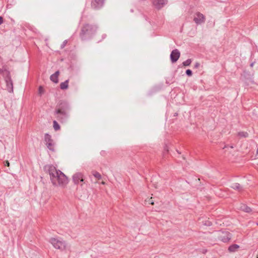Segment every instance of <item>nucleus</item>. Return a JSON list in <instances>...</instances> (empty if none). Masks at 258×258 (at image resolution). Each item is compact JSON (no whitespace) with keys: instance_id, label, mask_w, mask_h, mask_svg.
<instances>
[{"instance_id":"nucleus-21","label":"nucleus","mask_w":258,"mask_h":258,"mask_svg":"<svg viewBox=\"0 0 258 258\" xmlns=\"http://www.w3.org/2000/svg\"><path fill=\"white\" fill-rule=\"evenodd\" d=\"M191 62V59H187L185 61H183L182 62V64L184 66H188L190 64Z\"/></svg>"},{"instance_id":"nucleus-31","label":"nucleus","mask_w":258,"mask_h":258,"mask_svg":"<svg viewBox=\"0 0 258 258\" xmlns=\"http://www.w3.org/2000/svg\"><path fill=\"white\" fill-rule=\"evenodd\" d=\"M256 154L258 155V147H257V151H256Z\"/></svg>"},{"instance_id":"nucleus-33","label":"nucleus","mask_w":258,"mask_h":258,"mask_svg":"<svg viewBox=\"0 0 258 258\" xmlns=\"http://www.w3.org/2000/svg\"><path fill=\"white\" fill-rule=\"evenodd\" d=\"M256 224L258 225V223H256Z\"/></svg>"},{"instance_id":"nucleus-32","label":"nucleus","mask_w":258,"mask_h":258,"mask_svg":"<svg viewBox=\"0 0 258 258\" xmlns=\"http://www.w3.org/2000/svg\"><path fill=\"white\" fill-rule=\"evenodd\" d=\"M208 225H211V223L209 222V223L208 224Z\"/></svg>"},{"instance_id":"nucleus-24","label":"nucleus","mask_w":258,"mask_h":258,"mask_svg":"<svg viewBox=\"0 0 258 258\" xmlns=\"http://www.w3.org/2000/svg\"><path fill=\"white\" fill-rule=\"evenodd\" d=\"M186 74L188 76H191L192 75V72L190 70H187L186 71Z\"/></svg>"},{"instance_id":"nucleus-3","label":"nucleus","mask_w":258,"mask_h":258,"mask_svg":"<svg viewBox=\"0 0 258 258\" xmlns=\"http://www.w3.org/2000/svg\"><path fill=\"white\" fill-rule=\"evenodd\" d=\"M73 181L75 184H79L83 185L84 182V175L83 173L78 172L75 173L72 177Z\"/></svg>"},{"instance_id":"nucleus-11","label":"nucleus","mask_w":258,"mask_h":258,"mask_svg":"<svg viewBox=\"0 0 258 258\" xmlns=\"http://www.w3.org/2000/svg\"><path fill=\"white\" fill-rule=\"evenodd\" d=\"M167 3V0H153V5L157 9L162 8Z\"/></svg>"},{"instance_id":"nucleus-29","label":"nucleus","mask_w":258,"mask_h":258,"mask_svg":"<svg viewBox=\"0 0 258 258\" xmlns=\"http://www.w3.org/2000/svg\"><path fill=\"white\" fill-rule=\"evenodd\" d=\"M101 183H102V184H105V182H104V181H102Z\"/></svg>"},{"instance_id":"nucleus-14","label":"nucleus","mask_w":258,"mask_h":258,"mask_svg":"<svg viewBox=\"0 0 258 258\" xmlns=\"http://www.w3.org/2000/svg\"><path fill=\"white\" fill-rule=\"evenodd\" d=\"M239 209L246 213H250L252 211L251 208L245 204H240Z\"/></svg>"},{"instance_id":"nucleus-23","label":"nucleus","mask_w":258,"mask_h":258,"mask_svg":"<svg viewBox=\"0 0 258 258\" xmlns=\"http://www.w3.org/2000/svg\"><path fill=\"white\" fill-rule=\"evenodd\" d=\"M67 43H68V41L67 40H64L63 42V43H62V44L61 45V46H60L61 48H64L66 46V45H67Z\"/></svg>"},{"instance_id":"nucleus-12","label":"nucleus","mask_w":258,"mask_h":258,"mask_svg":"<svg viewBox=\"0 0 258 258\" xmlns=\"http://www.w3.org/2000/svg\"><path fill=\"white\" fill-rule=\"evenodd\" d=\"M55 114L57 115V118L58 119H62L63 116H66L67 115V112L66 110L63 109H61L60 107L57 108L55 111Z\"/></svg>"},{"instance_id":"nucleus-9","label":"nucleus","mask_w":258,"mask_h":258,"mask_svg":"<svg viewBox=\"0 0 258 258\" xmlns=\"http://www.w3.org/2000/svg\"><path fill=\"white\" fill-rule=\"evenodd\" d=\"M180 55L179 51L177 49H174L170 54V59L172 63H174L177 61Z\"/></svg>"},{"instance_id":"nucleus-1","label":"nucleus","mask_w":258,"mask_h":258,"mask_svg":"<svg viewBox=\"0 0 258 258\" xmlns=\"http://www.w3.org/2000/svg\"><path fill=\"white\" fill-rule=\"evenodd\" d=\"M50 180L54 186L64 188L69 183L68 177L60 170L50 166L48 169Z\"/></svg>"},{"instance_id":"nucleus-4","label":"nucleus","mask_w":258,"mask_h":258,"mask_svg":"<svg viewBox=\"0 0 258 258\" xmlns=\"http://www.w3.org/2000/svg\"><path fill=\"white\" fill-rule=\"evenodd\" d=\"M205 16L200 12H196L194 18V21L197 25H200L205 22Z\"/></svg>"},{"instance_id":"nucleus-2","label":"nucleus","mask_w":258,"mask_h":258,"mask_svg":"<svg viewBox=\"0 0 258 258\" xmlns=\"http://www.w3.org/2000/svg\"><path fill=\"white\" fill-rule=\"evenodd\" d=\"M49 242L55 249H59L61 251H64L69 248L68 243L61 238H51L49 239Z\"/></svg>"},{"instance_id":"nucleus-20","label":"nucleus","mask_w":258,"mask_h":258,"mask_svg":"<svg viewBox=\"0 0 258 258\" xmlns=\"http://www.w3.org/2000/svg\"><path fill=\"white\" fill-rule=\"evenodd\" d=\"M92 174L93 176L98 179H100L102 177L101 175L97 171H93Z\"/></svg>"},{"instance_id":"nucleus-7","label":"nucleus","mask_w":258,"mask_h":258,"mask_svg":"<svg viewBox=\"0 0 258 258\" xmlns=\"http://www.w3.org/2000/svg\"><path fill=\"white\" fill-rule=\"evenodd\" d=\"M218 235L219 239L224 242H227L231 239L230 234L227 231L219 232Z\"/></svg>"},{"instance_id":"nucleus-17","label":"nucleus","mask_w":258,"mask_h":258,"mask_svg":"<svg viewBox=\"0 0 258 258\" xmlns=\"http://www.w3.org/2000/svg\"><path fill=\"white\" fill-rule=\"evenodd\" d=\"M239 247V246L237 244H233L229 247L228 250L231 252H234Z\"/></svg>"},{"instance_id":"nucleus-26","label":"nucleus","mask_w":258,"mask_h":258,"mask_svg":"<svg viewBox=\"0 0 258 258\" xmlns=\"http://www.w3.org/2000/svg\"><path fill=\"white\" fill-rule=\"evenodd\" d=\"M3 23V19L2 17H0V25Z\"/></svg>"},{"instance_id":"nucleus-6","label":"nucleus","mask_w":258,"mask_h":258,"mask_svg":"<svg viewBox=\"0 0 258 258\" xmlns=\"http://www.w3.org/2000/svg\"><path fill=\"white\" fill-rule=\"evenodd\" d=\"M97 29V27L95 26H92L88 24L85 25L82 29V32L83 34H92Z\"/></svg>"},{"instance_id":"nucleus-13","label":"nucleus","mask_w":258,"mask_h":258,"mask_svg":"<svg viewBox=\"0 0 258 258\" xmlns=\"http://www.w3.org/2000/svg\"><path fill=\"white\" fill-rule=\"evenodd\" d=\"M59 74L58 71H56L54 74L51 75L50 77V79L51 81L55 83H58V77Z\"/></svg>"},{"instance_id":"nucleus-30","label":"nucleus","mask_w":258,"mask_h":258,"mask_svg":"<svg viewBox=\"0 0 258 258\" xmlns=\"http://www.w3.org/2000/svg\"><path fill=\"white\" fill-rule=\"evenodd\" d=\"M253 66V63H251L250 66L252 67Z\"/></svg>"},{"instance_id":"nucleus-16","label":"nucleus","mask_w":258,"mask_h":258,"mask_svg":"<svg viewBox=\"0 0 258 258\" xmlns=\"http://www.w3.org/2000/svg\"><path fill=\"white\" fill-rule=\"evenodd\" d=\"M69 80L62 82L60 84V88L62 90H65L68 88Z\"/></svg>"},{"instance_id":"nucleus-27","label":"nucleus","mask_w":258,"mask_h":258,"mask_svg":"<svg viewBox=\"0 0 258 258\" xmlns=\"http://www.w3.org/2000/svg\"><path fill=\"white\" fill-rule=\"evenodd\" d=\"M9 164H10V163H9V161H6V162H5V165H7L8 166H9Z\"/></svg>"},{"instance_id":"nucleus-25","label":"nucleus","mask_w":258,"mask_h":258,"mask_svg":"<svg viewBox=\"0 0 258 258\" xmlns=\"http://www.w3.org/2000/svg\"><path fill=\"white\" fill-rule=\"evenodd\" d=\"M200 66V63L199 62H196L195 64V66H194V67L195 68H198Z\"/></svg>"},{"instance_id":"nucleus-28","label":"nucleus","mask_w":258,"mask_h":258,"mask_svg":"<svg viewBox=\"0 0 258 258\" xmlns=\"http://www.w3.org/2000/svg\"><path fill=\"white\" fill-rule=\"evenodd\" d=\"M3 72V70L1 69H0V74H2Z\"/></svg>"},{"instance_id":"nucleus-8","label":"nucleus","mask_w":258,"mask_h":258,"mask_svg":"<svg viewBox=\"0 0 258 258\" xmlns=\"http://www.w3.org/2000/svg\"><path fill=\"white\" fill-rule=\"evenodd\" d=\"M7 76L5 78V81L6 82V85H7V90L10 93L13 92V84L12 81L10 77V74L9 73H7Z\"/></svg>"},{"instance_id":"nucleus-22","label":"nucleus","mask_w":258,"mask_h":258,"mask_svg":"<svg viewBox=\"0 0 258 258\" xmlns=\"http://www.w3.org/2000/svg\"><path fill=\"white\" fill-rule=\"evenodd\" d=\"M44 89L43 88V87L42 86H39V89H38V93L40 95H42V94L44 93Z\"/></svg>"},{"instance_id":"nucleus-18","label":"nucleus","mask_w":258,"mask_h":258,"mask_svg":"<svg viewBox=\"0 0 258 258\" xmlns=\"http://www.w3.org/2000/svg\"><path fill=\"white\" fill-rule=\"evenodd\" d=\"M238 136L240 138H246L248 137V133L245 132H240L238 133Z\"/></svg>"},{"instance_id":"nucleus-10","label":"nucleus","mask_w":258,"mask_h":258,"mask_svg":"<svg viewBox=\"0 0 258 258\" xmlns=\"http://www.w3.org/2000/svg\"><path fill=\"white\" fill-rule=\"evenodd\" d=\"M104 0H93L91 3V7L95 10L101 8L104 5Z\"/></svg>"},{"instance_id":"nucleus-15","label":"nucleus","mask_w":258,"mask_h":258,"mask_svg":"<svg viewBox=\"0 0 258 258\" xmlns=\"http://www.w3.org/2000/svg\"><path fill=\"white\" fill-rule=\"evenodd\" d=\"M231 187L234 189L237 190L239 191H241L243 189L242 187L240 185L239 183H232Z\"/></svg>"},{"instance_id":"nucleus-5","label":"nucleus","mask_w":258,"mask_h":258,"mask_svg":"<svg viewBox=\"0 0 258 258\" xmlns=\"http://www.w3.org/2000/svg\"><path fill=\"white\" fill-rule=\"evenodd\" d=\"M44 140L47 147L50 150L54 151V143L51 136L48 134H46L44 136Z\"/></svg>"},{"instance_id":"nucleus-19","label":"nucleus","mask_w":258,"mask_h":258,"mask_svg":"<svg viewBox=\"0 0 258 258\" xmlns=\"http://www.w3.org/2000/svg\"><path fill=\"white\" fill-rule=\"evenodd\" d=\"M53 126L55 131H58L60 129V126L56 120L53 121Z\"/></svg>"}]
</instances>
